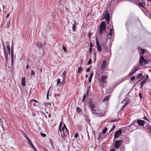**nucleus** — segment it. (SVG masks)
I'll use <instances>...</instances> for the list:
<instances>
[{
    "instance_id": "obj_54",
    "label": "nucleus",
    "mask_w": 151,
    "mask_h": 151,
    "mask_svg": "<svg viewBox=\"0 0 151 151\" xmlns=\"http://www.w3.org/2000/svg\"><path fill=\"white\" fill-rule=\"evenodd\" d=\"M143 119H145V120H147V121L149 122V121L148 120V119L145 116H144V118Z\"/></svg>"
},
{
    "instance_id": "obj_13",
    "label": "nucleus",
    "mask_w": 151,
    "mask_h": 151,
    "mask_svg": "<svg viewBox=\"0 0 151 151\" xmlns=\"http://www.w3.org/2000/svg\"><path fill=\"white\" fill-rule=\"evenodd\" d=\"M96 110H97V111H93V112H92L94 115H96V114L101 115V112L98 110V109L96 107Z\"/></svg>"
},
{
    "instance_id": "obj_52",
    "label": "nucleus",
    "mask_w": 151,
    "mask_h": 151,
    "mask_svg": "<svg viewBox=\"0 0 151 151\" xmlns=\"http://www.w3.org/2000/svg\"><path fill=\"white\" fill-rule=\"evenodd\" d=\"M63 49L65 52H67L66 49L64 46L63 47Z\"/></svg>"
},
{
    "instance_id": "obj_37",
    "label": "nucleus",
    "mask_w": 151,
    "mask_h": 151,
    "mask_svg": "<svg viewBox=\"0 0 151 151\" xmlns=\"http://www.w3.org/2000/svg\"><path fill=\"white\" fill-rule=\"evenodd\" d=\"M139 48L142 51V52L141 53L142 55H143L145 53V51L144 49L142 48L141 47H139Z\"/></svg>"
},
{
    "instance_id": "obj_28",
    "label": "nucleus",
    "mask_w": 151,
    "mask_h": 151,
    "mask_svg": "<svg viewBox=\"0 0 151 151\" xmlns=\"http://www.w3.org/2000/svg\"><path fill=\"white\" fill-rule=\"evenodd\" d=\"M84 117H85V121L87 122H88V123H89V122L90 121V120L89 119V118H88V117L86 116H84Z\"/></svg>"
},
{
    "instance_id": "obj_36",
    "label": "nucleus",
    "mask_w": 151,
    "mask_h": 151,
    "mask_svg": "<svg viewBox=\"0 0 151 151\" xmlns=\"http://www.w3.org/2000/svg\"><path fill=\"white\" fill-rule=\"evenodd\" d=\"M27 143H28L29 144V145H30L31 144H32V142H31L29 138H27Z\"/></svg>"
},
{
    "instance_id": "obj_9",
    "label": "nucleus",
    "mask_w": 151,
    "mask_h": 151,
    "mask_svg": "<svg viewBox=\"0 0 151 151\" xmlns=\"http://www.w3.org/2000/svg\"><path fill=\"white\" fill-rule=\"evenodd\" d=\"M138 69L137 68V67H135V69L134 70H132V71H131L128 74V76L129 77H130L132 76H133L134 73H136V71L138 70Z\"/></svg>"
},
{
    "instance_id": "obj_64",
    "label": "nucleus",
    "mask_w": 151,
    "mask_h": 151,
    "mask_svg": "<svg viewBox=\"0 0 151 151\" xmlns=\"http://www.w3.org/2000/svg\"><path fill=\"white\" fill-rule=\"evenodd\" d=\"M26 68L27 69H28L29 68V67L28 66V64H27Z\"/></svg>"
},
{
    "instance_id": "obj_1",
    "label": "nucleus",
    "mask_w": 151,
    "mask_h": 151,
    "mask_svg": "<svg viewBox=\"0 0 151 151\" xmlns=\"http://www.w3.org/2000/svg\"><path fill=\"white\" fill-rule=\"evenodd\" d=\"M106 24L104 21L102 22L100 24L99 27V33L102 35L104 32H105L106 30Z\"/></svg>"
},
{
    "instance_id": "obj_35",
    "label": "nucleus",
    "mask_w": 151,
    "mask_h": 151,
    "mask_svg": "<svg viewBox=\"0 0 151 151\" xmlns=\"http://www.w3.org/2000/svg\"><path fill=\"white\" fill-rule=\"evenodd\" d=\"M91 68H92V67L91 66H89V67H88L86 69V71L87 72H89V71H90V70L91 69Z\"/></svg>"
},
{
    "instance_id": "obj_20",
    "label": "nucleus",
    "mask_w": 151,
    "mask_h": 151,
    "mask_svg": "<svg viewBox=\"0 0 151 151\" xmlns=\"http://www.w3.org/2000/svg\"><path fill=\"white\" fill-rule=\"evenodd\" d=\"M82 70H83V69H82V67H81V65L78 68L77 72L78 73H80L82 72Z\"/></svg>"
},
{
    "instance_id": "obj_26",
    "label": "nucleus",
    "mask_w": 151,
    "mask_h": 151,
    "mask_svg": "<svg viewBox=\"0 0 151 151\" xmlns=\"http://www.w3.org/2000/svg\"><path fill=\"white\" fill-rule=\"evenodd\" d=\"M93 73H92L90 74V77L89 78L88 81L89 82H91V79L93 76Z\"/></svg>"
},
{
    "instance_id": "obj_27",
    "label": "nucleus",
    "mask_w": 151,
    "mask_h": 151,
    "mask_svg": "<svg viewBox=\"0 0 151 151\" xmlns=\"http://www.w3.org/2000/svg\"><path fill=\"white\" fill-rule=\"evenodd\" d=\"M66 71L65 70L64 71L63 73H62V75H63V80H65V77H66Z\"/></svg>"
},
{
    "instance_id": "obj_57",
    "label": "nucleus",
    "mask_w": 151,
    "mask_h": 151,
    "mask_svg": "<svg viewBox=\"0 0 151 151\" xmlns=\"http://www.w3.org/2000/svg\"><path fill=\"white\" fill-rule=\"evenodd\" d=\"M52 17H53L54 18H55L56 17V16L55 14L54 13H53L52 14Z\"/></svg>"
},
{
    "instance_id": "obj_6",
    "label": "nucleus",
    "mask_w": 151,
    "mask_h": 151,
    "mask_svg": "<svg viewBox=\"0 0 151 151\" xmlns=\"http://www.w3.org/2000/svg\"><path fill=\"white\" fill-rule=\"evenodd\" d=\"M122 131V129H120L116 131L114 134V137L116 139L118 138L121 134Z\"/></svg>"
},
{
    "instance_id": "obj_50",
    "label": "nucleus",
    "mask_w": 151,
    "mask_h": 151,
    "mask_svg": "<svg viewBox=\"0 0 151 151\" xmlns=\"http://www.w3.org/2000/svg\"><path fill=\"white\" fill-rule=\"evenodd\" d=\"M142 73H139V74L138 76L137 77V79H139V78L142 76Z\"/></svg>"
},
{
    "instance_id": "obj_29",
    "label": "nucleus",
    "mask_w": 151,
    "mask_h": 151,
    "mask_svg": "<svg viewBox=\"0 0 151 151\" xmlns=\"http://www.w3.org/2000/svg\"><path fill=\"white\" fill-rule=\"evenodd\" d=\"M62 121H61V122L60 123L59 126V130L60 132H61V127L62 126Z\"/></svg>"
},
{
    "instance_id": "obj_3",
    "label": "nucleus",
    "mask_w": 151,
    "mask_h": 151,
    "mask_svg": "<svg viewBox=\"0 0 151 151\" xmlns=\"http://www.w3.org/2000/svg\"><path fill=\"white\" fill-rule=\"evenodd\" d=\"M139 63L140 65H145L147 64H149V62L145 59L143 56H141L139 60Z\"/></svg>"
},
{
    "instance_id": "obj_30",
    "label": "nucleus",
    "mask_w": 151,
    "mask_h": 151,
    "mask_svg": "<svg viewBox=\"0 0 151 151\" xmlns=\"http://www.w3.org/2000/svg\"><path fill=\"white\" fill-rule=\"evenodd\" d=\"M137 5L139 6L140 7H142L144 8H145V7L144 6L142 3L141 2H139Z\"/></svg>"
},
{
    "instance_id": "obj_60",
    "label": "nucleus",
    "mask_w": 151,
    "mask_h": 151,
    "mask_svg": "<svg viewBox=\"0 0 151 151\" xmlns=\"http://www.w3.org/2000/svg\"><path fill=\"white\" fill-rule=\"evenodd\" d=\"M109 97V96H107L105 98L104 100H108V98Z\"/></svg>"
},
{
    "instance_id": "obj_7",
    "label": "nucleus",
    "mask_w": 151,
    "mask_h": 151,
    "mask_svg": "<svg viewBox=\"0 0 151 151\" xmlns=\"http://www.w3.org/2000/svg\"><path fill=\"white\" fill-rule=\"evenodd\" d=\"M136 122L138 124L139 126H143L146 123L145 121L139 119Z\"/></svg>"
},
{
    "instance_id": "obj_23",
    "label": "nucleus",
    "mask_w": 151,
    "mask_h": 151,
    "mask_svg": "<svg viewBox=\"0 0 151 151\" xmlns=\"http://www.w3.org/2000/svg\"><path fill=\"white\" fill-rule=\"evenodd\" d=\"M136 120L134 121L132 123L130 124V126H134V127H137V125L136 124Z\"/></svg>"
},
{
    "instance_id": "obj_19",
    "label": "nucleus",
    "mask_w": 151,
    "mask_h": 151,
    "mask_svg": "<svg viewBox=\"0 0 151 151\" xmlns=\"http://www.w3.org/2000/svg\"><path fill=\"white\" fill-rule=\"evenodd\" d=\"M76 23L75 21L74 20V24L72 26V30L75 32L76 31Z\"/></svg>"
},
{
    "instance_id": "obj_39",
    "label": "nucleus",
    "mask_w": 151,
    "mask_h": 151,
    "mask_svg": "<svg viewBox=\"0 0 151 151\" xmlns=\"http://www.w3.org/2000/svg\"><path fill=\"white\" fill-rule=\"evenodd\" d=\"M29 145L32 147V148L35 150H36V148L33 145L32 143V144H31Z\"/></svg>"
},
{
    "instance_id": "obj_33",
    "label": "nucleus",
    "mask_w": 151,
    "mask_h": 151,
    "mask_svg": "<svg viewBox=\"0 0 151 151\" xmlns=\"http://www.w3.org/2000/svg\"><path fill=\"white\" fill-rule=\"evenodd\" d=\"M115 127L116 126L114 125H113L112 126V128L110 129V131L109 132V133H110L111 131H112Z\"/></svg>"
},
{
    "instance_id": "obj_16",
    "label": "nucleus",
    "mask_w": 151,
    "mask_h": 151,
    "mask_svg": "<svg viewBox=\"0 0 151 151\" xmlns=\"http://www.w3.org/2000/svg\"><path fill=\"white\" fill-rule=\"evenodd\" d=\"M14 47L13 45V42L11 48V55L12 59L14 58Z\"/></svg>"
},
{
    "instance_id": "obj_32",
    "label": "nucleus",
    "mask_w": 151,
    "mask_h": 151,
    "mask_svg": "<svg viewBox=\"0 0 151 151\" xmlns=\"http://www.w3.org/2000/svg\"><path fill=\"white\" fill-rule=\"evenodd\" d=\"M14 58L12 59H11V67L12 69L14 68Z\"/></svg>"
},
{
    "instance_id": "obj_49",
    "label": "nucleus",
    "mask_w": 151,
    "mask_h": 151,
    "mask_svg": "<svg viewBox=\"0 0 151 151\" xmlns=\"http://www.w3.org/2000/svg\"><path fill=\"white\" fill-rule=\"evenodd\" d=\"M89 46L90 47V48H92L93 47V45L92 43L91 42H90Z\"/></svg>"
},
{
    "instance_id": "obj_58",
    "label": "nucleus",
    "mask_w": 151,
    "mask_h": 151,
    "mask_svg": "<svg viewBox=\"0 0 151 151\" xmlns=\"http://www.w3.org/2000/svg\"><path fill=\"white\" fill-rule=\"evenodd\" d=\"M145 77L142 76V77L138 81V82H139L140 81L143 79Z\"/></svg>"
},
{
    "instance_id": "obj_63",
    "label": "nucleus",
    "mask_w": 151,
    "mask_h": 151,
    "mask_svg": "<svg viewBox=\"0 0 151 151\" xmlns=\"http://www.w3.org/2000/svg\"><path fill=\"white\" fill-rule=\"evenodd\" d=\"M149 78V76L148 75H147L146 76V78L145 79H146V80Z\"/></svg>"
},
{
    "instance_id": "obj_44",
    "label": "nucleus",
    "mask_w": 151,
    "mask_h": 151,
    "mask_svg": "<svg viewBox=\"0 0 151 151\" xmlns=\"http://www.w3.org/2000/svg\"><path fill=\"white\" fill-rule=\"evenodd\" d=\"M63 128H62V129L61 130V131L62 130L63 131L64 128L65 129L66 128V126L65 125V124H64V123H63Z\"/></svg>"
},
{
    "instance_id": "obj_25",
    "label": "nucleus",
    "mask_w": 151,
    "mask_h": 151,
    "mask_svg": "<svg viewBox=\"0 0 151 151\" xmlns=\"http://www.w3.org/2000/svg\"><path fill=\"white\" fill-rule=\"evenodd\" d=\"M132 1L134 3H135L137 5H138V4L139 3V1H138V0H134L132 1Z\"/></svg>"
},
{
    "instance_id": "obj_40",
    "label": "nucleus",
    "mask_w": 151,
    "mask_h": 151,
    "mask_svg": "<svg viewBox=\"0 0 151 151\" xmlns=\"http://www.w3.org/2000/svg\"><path fill=\"white\" fill-rule=\"evenodd\" d=\"M86 94H84V96H83V99H82V102H84V101L85 99H86Z\"/></svg>"
},
{
    "instance_id": "obj_10",
    "label": "nucleus",
    "mask_w": 151,
    "mask_h": 151,
    "mask_svg": "<svg viewBox=\"0 0 151 151\" xmlns=\"http://www.w3.org/2000/svg\"><path fill=\"white\" fill-rule=\"evenodd\" d=\"M46 43L44 42V45H42L41 42H38L36 43V46L39 49H43V48L44 47V45H46Z\"/></svg>"
},
{
    "instance_id": "obj_51",
    "label": "nucleus",
    "mask_w": 151,
    "mask_h": 151,
    "mask_svg": "<svg viewBox=\"0 0 151 151\" xmlns=\"http://www.w3.org/2000/svg\"><path fill=\"white\" fill-rule=\"evenodd\" d=\"M3 121L2 120V119H1V121H0V124L1 125L2 127L3 128V126L2 124Z\"/></svg>"
},
{
    "instance_id": "obj_12",
    "label": "nucleus",
    "mask_w": 151,
    "mask_h": 151,
    "mask_svg": "<svg viewBox=\"0 0 151 151\" xmlns=\"http://www.w3.org/2000/svg\"><path fill=\"white\" fill-rule=\"evenodd\" d=\"M106 61L104 60L103 61L101 67V69L103 70L106 68Z\"/></svg>"
},
{
    "instance_id": "obj_31",
    "label": "nucleus",
    "mask_w": 151,
    "mask_h": 151,
    "mask_svg": "<svg viewBox=\"0 0 151 151\" xmlns=\"http://www.w3.org/2000/svg\"><path fill=\"white\" fill-rule=\"evenodd\" d=\"M91 94V91L90 90H87L86 92V95L87 96H89L90 95V94Z\"/></svg>"
},
{
    "instance_id": "obj_11",
    "label": "nucleus",
    "mask_w": 151,
    "mask_h": 151,
    "mask_svg": "<svg viewBox=\"0 0 151 151\" xmlns=\"http://www.w3.org/2000/svg\"><path fill=\"white\" fill-rule=\"evenodd\" d=\"M3 50H4V57L5 60H6V61H7L8 59V52L6 50L5 48L3 47Z\"/></svg>"
},
{
    "instance_id": "obj_48",
    "label": "nucleus",
    "mask_w": 151,
    "mask_h": 151,
    "mask_svg": "<svg viewBox=\"0 0 151 151\" xmlns=\"http://www.w3.org/2000/svg\"><path fill=\"white\" fill-rule=\"evenodd\" d=\"M79 136V134H78L76 133L74 135V137L75 138H77Z\"/></svg>"
},
{
    "instance_id": "obj_41",
    "label": "nucleus",
    "mask_w": 151,
    "mask_h": 151,
    "mask_svg": "<svg viewBox=\"0 0 151 151\" xmlns=\"http://www.w3.org/2000/svg\"><path fill=\"white\" fill-rule=\"evenodd\" d=\"M31 76H35V73L33 70L31 71Z\"/></svg>"
},
{
    "instance_id": "obj_47",
    "label": "nucleus",
    "mask_w": 151,
    "mask_h": 151,
    "mask_svg": "<svg viewBox=\"0 0 151 151\" xmlns=\"http://www.w3.org/2000/svg\"><path fill=\"white\" fill-rule=\"evenodd\" d=\"M33 101H34L35 102H37V103L38 102V101L37 100H35L34 99H32L30 101V102L32 103Z\"/></svg>"
},
{
    "instance_id": "obj_14",
    "label": "nucleus",
    "mask_w": 151,
    "mask_h": 151,
    "mask_svg": "<svg viewBox=\"0 0 151 151\" xmlns=\"http://www.w3.org/2000/svg\"><path fill=\"white\" fill-rule=\"evenodd\" d=\"M113 31H114L113 29H110V32L107 35V37L109 38V39L111 38Z\"/></svg>"
},
{
    "instance_id": "obj_55",
    "label": "nucleus",
    "mask_w": 151,
    "mask_h": 151,
    "mask_svg": "<svg viewBox=\"0 0 151 151\" xmlns=\"http://www.w3.org/2000/svg\"><path fill=\"white\" fill-rule=\"evenodd\" d=\"M145 14H149V12L147 10H145Z\"/></svg>"
},
{
    "instance_id": "obj_42",
    "label": "nucleus",
    "mask_w": 151,
    "mask_h": 151,
    "mask_svg": "<svg viewBox=\"0 0 151 151\" xmlns=\"http://www.w3.org/2000/svg\"><path fill=\"white\" fill-rule=\"evenodd\" d=\"M136 78V77L135 76H132L131 77L130 79V80L133 81H134Z\"/></svg>"
},
{
    "instance_id": "obj_18",
    "label": "nucleus",
    "mask_w": 151,
    "mask_h": 151,
    "mask_svg": "<svg viewBox=\"0 0 151 151\" xmlns=\"http://www.w3.org/2000/svg\"><path fill=\"white\" fill-rule=\"evenodd\" d=\"M25 79V77H24L22 78V85L23 86H24L26 85Z\"/></svg>"
},
{
    "instance_id": "obj_22",
    "label": "nucleus",
    "mask_w": 151,
    "mask_h": 151,
    "mask_svg": "<svg viewBox=\"0 0 151 151\" xmlns=\"http://www.w3.org/2000/svg\"><path fill=\"white\" fill-rule=\"evenodd\" d=\"M7 48L8 50V53L9 54H10V48L9 44H7Z\"/></svg>"
},
{
    "instance_id": "obj_56",
    "label": "nucleus",
    "mask_w": 151,
    "mask_h": 151,
    "mask_svg": "<svg viewBox=\"0 0 151 151\" xmlns=\"http://www.w3.org/2000/svg\"><path fill=\"white\" fill-rule=\"evenodd\" d=\"M139 96L140 97V98L142 99V95H141V93H139Z\"/></svg>"
},
{
    "instance_id": "obj_43",
    "label": "nucleus",
    "mask_w": 151,
    "mask_h": 151,
    "mask_svg": "<svg viewBox=\"0 0 151 151\" xmlns=\"http://www.w3.org/2000/svg\"><path fill=\"white\" fill-rule=\"evenodd\" d=\"M40 134L42 137H46V134H44V133H43L42 132L40 133Z\"/></svg>"
},
{
    "instance_id": "obj_24",
    "label": "nucleus",
    "mask_w": 151,
    "mask_h": 151,
    "mask_svg": "<svg viewBox=\"0 0 151 151\" xmlns=\"http://www.w3.org/2000/svg\"><path fill=\"white\" fill-rule=\"evenodd\" d=\"M57 85L58 86H60L61 85L62 83H61V82L60 81V79L59 78L57 80Z\"/></svg>"
},
{
    "instance_id": "obj_38",
    "label": "nucleus",
    "mask_w": 151,
    "mask_h": 151,
    "mask_svg": "<svg viewBox=\"0 0 151 151\" xmlns=\"http://www.w3.org/2000/svg\"><path fill=\"white\" fill-rule=\"evenodd\" d=\"M107 129H108L107 128H105L103 130L102 132V133L104 134H105L107 130Z\"/></svg>"
},
{
    "instance_id": "obj_59",
    "label": "nucleus",
    "mask_w": 151,
    "mask_h": 151,
    "mask_svg": "<svg viewBox=\"0 0 151 151\" xmlns=\"http://www.w3.org/2000/svg\"><path fill=\"white\" fill-rule=\"evenodd\" d=\"M49 90L47 92V99H48V97H49L48 95H49Z\"/></svg>"
},
{
    "instance_id": "obj_62",
    "label": "nucleus",
    "mask_w": 151,
    "mask_h": 151,
    "mask_svg": "<svg viewBox=\"0 0 151 151\" xmlns=\"http://www.w3.org/2000/svg\"><path fill=\"white\" fill-rule=\"evenodd\" d=\"M130 127V128L131 129H133V126H130V124L129 125V126H127V127Z\"/></svg>"
},
{
    "instance_id": "obj_8",
    "label": "nucleus",
    "mask_w": 151,
    "mask_h": 151,
    "mask_svg": "<svg viewBox=\"0 0 151 151\" xmlns=\"http://www.w3.org/2000/svg\"><path fill=\"white\" fill-rule=\"evenodd\" d=\"M96 41L97 49L99 51H100L101 50V46L99 45L98 38H96Z\"/></svg>"
},
{
    "instance_id": "obj_45",
    "label": "nucleus",
    "mask_w": 151,
    "mask_h": 151,
    "mask_svg": "<svg viewBox=\"0 0 151 151\" xmlns=\"http://www.w3.org/2000/svg\"><path fill=\"white\" fill-rule=\"evenodd\" d=\"M92 35L91 33H90V32L88 34V37L89 38V39H90L91 38V36Z\"/></svg>"
},
{
    "instance_id": "obj_5",
    "label": "nucleus",
    "mask_w": 151,
    "mask_h": 151,
    "mask_svg": "<svg viewBox=\"0 0 151 151\" xmlns=\"http://www.w3.org/2000/svg\"><path fill=\"white\" fill-rule=\"evenodd\" d=\"M105 15L104 16L105 18V19L106 20V22L108 23V22L110 20V14L109 13H108V9H107L105 11Z\"/></svg>"
},
{
    "instance_id": "obj_46",
    "label": "nucleus",
    "mask_w": 151,
    "mask_h": 151,
    "mask_svg": "<svg viewBox=\"0 0 151 151\" xmlns=\"http://www.w3.org/2000/svg\"><path fill=\"white\" fill-rule=\"evenodd\" d=\"M91 59H90L88 60V65H90L91 64Z\"/></svg>"
},
{
    "instance_id": "obj_17",
    "label": "nucleus",
    "mask_w": 151,
    "mask_h": 151,
    "mask_svg": "<svg viewBox=\"0 0 151 151\" xmlns=\"http://www.w3.org/2000/svg\"><path fill=\"white\" fill-rule=\"evenodd\" d=\"M106 78L107 77L106 76H102L101 79V83H106L105 80Z\"/></svg>"
},
{
    "instance_id": "obj_15",
    "label": "nucleus",
    "mask_w": 151,
    "mask_h": 151,
    "mask_svg": "<svg viewBox=\"0 0 151 151\" xmlns=\"http://www.w3.org/2000/svg\"><path fill=\"white\" fill-rule=\"evenodd\" d=\"M147 82V80L146 79H144L140 83L141 85L140 88H142L143 87L144 85Z\"/></svg>"
},
{
    "instance_id": "obj_21",
    "label": "nucleus",
    "mask_w": 151,
    "mask_h": 151,
    "mask_svg": "<svg viewBox=\"0 0 151 151\" xmlns=\"http://www.w3.org/2000/svg\"><path fill=\"white\" fill-rule=\"evenodd\" d=\"M82 110L78 107H77L76 108V112L78 113H80L82 112Z\"/></svg>"
},
{
    "instance_id": "obj_61",
    "label": "nucleus",
    "mask_w": 151,
    "mask_h": 151,
    "mask_svg": "<svg viewBox=\"0 0 151 151\" xmlns=\"http://www.w3.org/2000/svg\"><path fill=\"white\" fill-rule=\"evenodd\" d=\"M126 105V104H125V105L123 106L121 108V109L122 110L125 107Z\"/></svg>"
},
{
    "instance_id": "obj_53",
    "label": "nucleus",
    "mask_w": 151,
    "mask_h": 151,
    "mask_svg": "<svg viewBox=\"0 0 151 151\" xmlns=\"http://www.w3.org/2000/svg\"><path fill=\"white\" fill-rule=\"evenodd\" d=\"M92 48H90L89 50V53H91L92 52Z\"/></svg>"
},
{
    "instance_id": "obj_34",
    "label": "nucleus",
    "mask_w": 151,
    "mask_h": 151,
    "mask_svg": "<svg viewBox=\"0 0 151 151\" xmlns=\"http://www.w3.org/2000/svg\"><path fill=\"white\" fill-rule=\"evenodd\" d=\"M10 25V20H9V22L7 23L6 24V28H9V25Z\"/></svg>"
},
{
    "instance_id": "obj_4",
    "label": "nucleus",
    "mask_w": 151,
    "mask_h": 151,
    "mask_svg": "<svg viewBox=\"0 0 151 151\" xmlns=\"http://www.w3.org/2000/svg\"><path fill=\"white\" fill-rule=\"evenodd\" d=\"M122 141L121 140H116L115 143L114 147L116 149H118L122 144Z\"/></svg>"
},
{
    "instance_id": "obj_2",
    "label": "nucleus",
    "mask_w": 151,
    "mask_h": 151,
    "mask_svg": "<svg viewBox=\"0 0 151 151\" xmlns=\"http://www.w3.org/2000/svg\"><path fill=\"white\" fill-rule=\"evenodd\" d=\"M88 106L90 108L91 112H93V111H97L96 110V104L94 103L93 101L91 99L89 101Z\"/></svg>"
}]
</instances>
